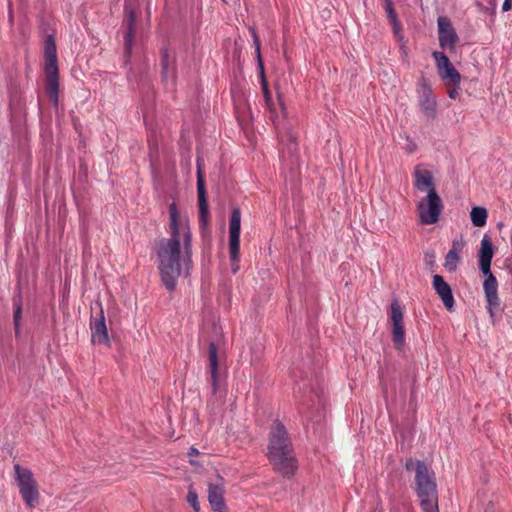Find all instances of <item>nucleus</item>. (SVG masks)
Segmentation results:
<instances>
[{
  "label": "nucleus",
  "mask_w": 512,
  "mask_h": 512,
  "mask_svg": "<svg viewBox=\"0 0 512 512\" xmlns=\"http://www.w3.org/2000/svg\"><path fill=\"white\" fill-rule=\"evenodd\" d=\"M392 340L398 349L403 347L405 343V330L403 323L392 325Z\"/></svg>",
  "instance_id": "22"
},
{
  "label": "nucleus",
  "mask_w": 512,
  "mask_h": 512,
  "mask_svg": "<svg viewBox=\"0 0 512 512\" xmlns=\"http://www.w3.org/2000/svg\"><path fill=\"white\" fill-rule=\"evenodd\" d=\"M268 458L274 470L283 477L291 478L298 469L288 431L279 420L274 422L270 431Z\"/></svg>",
  "instance_id": "2"
},
{
  "label": "nucleus",
  "mask_w": 512,
  "mask_h": 512,
  "mask_svg": "<svg viewBox=\"0 0 512 512\" xmlns=\"http://www.w3.org/2000/svg\"><path fill=\"white\" fill-rule=\"evenodd\" d=\"M187 501L191 505V507L193 508L194 512H199L200 511V504H199V501H198V495H197L196 491L193 489V487H190L189 490H188Z\"/></svg>",
  "instance_id": "26"
},
{
  "label": "nucleus",
  "mask_w": 512,
  "mask_h": 512,
  "mask_svg": "<svg viewBox=\"0 0 512 512\" xmlns=\"http://www.w3.org/2000/svg\"><path fill=\"white\" fill-rule=\"evenodd\" d=\"M198 454H199V451L195 447H191L188 451V456H190V457L197 456Z\"/></svg>",
  "instance_id": "31"
},
{
  "label": "nucleus",
  "mask_w": 512,
  "mask_h": 512,
  "mask_svg": "<svg viewBox=\"0 0 512 512\" xmlns=\"http://www.w3.org/2000/svg\"><path fill=\"white\" fill-rule=\"evenodd\" d=\"M512 7V0H504L502 10L504 12L509 11Z\"/></svg>",
  "instance_id": "29"
},
{
  "label": "nucleus",
  "mask_w": 512,
  "mask_h": 512,
  "mask_svg": "<svg viewBox=\"0 0 512 512\" xmlns=\"http://www.w3.org/2000/svg\"><path fill=\"white\" fill-rule=\"evenodd\" d=\"M432 286L445 308L448 311H453L455 308V300L452 289L445 279L441 275H434Z\"/></svg>",
  "instance_id": "13"
},
{
  "label": "nucleus",
  "mask_w": 512,
  "mask_h": 512,
  "mask_svg": "<svg viewBox=\"0 0 512 512\" xmlns=\"http://www.w3.org/2000/svg\"><path fill=\"white\" fill-rule=\"evenodd\" d=\"M197 194H198V202H199L200 222L203 225H206L209 210H208V203H207V198H206V189H205V185H204V180H203L199 170H198V177H197Z\"/></svg>",
  "instance_id": "19"
},
{
  "label": "nucleus",
  "mask_w": 512,
  "mask_h": 512,
  "mask_svg": "<svg viewBox=\"0 0 512 512\" xmlns=\"http://www.w3.org/2000/svg\"><path fill=\"white\" fill-rule=\"evenodd\" d=\"M413 177V185L417 190L421 192H428L429 189H435L433 175L429 170L425 169L423 165L416 166Z\"/></svg>",
  "instance_id": "15"
},
{
  "label": "nucleus",
  "mask_w": 512,
  "mask_h": 512,
  "mask_svg": "<svg viewBox=\"0 0 512 512\" xmlns=\"http://www.w3.org/2000/svg\"><path fill=\"white\" fill-rule=\"evenodd\" d=\"M14 306V326L16 334L19 333L20 330V321L22 316V301L20 296L14 297L13 299Z\"/></svg>",
  "instance_id": "23"
},
{
  "label": "nucleus",
  "mask_w": 512,
  "mask_h": 512,
  "mask_svg": "<svg viewBox=\"0 0 512 512\" xmlns=\"http://www.w3.org/2000/svg\"><path fill=\"white\" fill-rule=\"evenodd\" d=\"M167 53L165 52L164 56H163V70H166L167 69Z\"/></svg>",
  "instance_id": "32"
},
{
  "label": "nucleus",
  "mask_w": 512,
  "mask_h": 512,
  "mask_svg": "<svg viewBox=\"0 0 512 512\" xmlns=\"http://www.w3.org/2000/svg\"><path fill=\"white\" fill-rule=\"evenodd\" d=\"M487 210L482 206H474L470 212L472 224L476 227H483L487 222Z\"/></svg>",
  "instance_id": "21"
},
{
  "label": "nucleus",
  "mask_w": 512,
  "mask_h": 512,
  "mask_svg": "<svg viewBox=\"0 0 512 512\" xmlns=\"http://www.w3.org/2000/svg\"><path fill=\"white\" fill-rule=\"evenodd\" d=\"M415 485L422 511L439 512L435 474L424 461L416 462Z\"/></svg>",
  "instance_id": "4"
},
{
  "label": "nucleus",
  "mask_w": 512,
  "mask_h": 512,
  "mask_svg": "<svg viewBox=\"0 0 512 512\" xmlns=\"http://www.w3.org/2000/svg\"><path fill=\"white\" fill-rule=\"evenodd\" d=\"M44 72L46 76V90L54 106H58L59 95V71L57 49L54 37L47 36L44 43Z\"/></svg>",
  "instance_id": "5"
},
{
  "label": "nucleus",
  "mask_w": 512,
  "mask_h": 512,
  "mask_svg": "<svg viewBox=\"0 0 512 512\" xmlns=\"http://www.w3.org/2000/svg\"><path fill=\"white\" fill-rule=\"evenodd\" d=\"M385 11L387 13V16L388 18L390 19L391 23L393 24V27H394V31L396 33H398L399 31V22H398V18H397V15L395 13V10H394V6L393 4L391 5H385Z\"/></svg>",
  "instance_id": "25"
},
{
  "label": "nucleus",
  "mask_w": 512,
  "mask_h": 512,
  "mask_svg": "<svg viewBox=\"0 0 512 512\" xmlns=\"http://www.w3.org/2000/svg\"><path fill=\"white\" fill-rule=\"evenodd\" d=\"M418 106L420 111L428 118H434L437 111V102L427 79L421 78L418 87Z\"/></svg>",
  "instance_id": "8"
},
{
  "label": "nucleus",
  "mask_w": 512,
  "mask_h": 512,
  "mask_svg": "<svg viewBox=\"0 0 512 512\" xmlns=\"http://www.w3.org/2000/svg\"><path fill=\"white\" fill-rule=\"evenodd\" d=\"M420 222L425 225L436 223L443 211V203L436 189H429L426 197L417 205Z\"/></svg>",
  "instance_id": "7"
},
{
  "label": "nucleus",
  "mask_w": 512,
  "mask_h": 512,
  "mask_svg": "<svg viewBox=\"0 0 512 512\" xmlns=\"http://www.w3.org/2000/svg\"><path fill=\"white\" fill-rule=\"evenodd\" d=\"M388 4L389 5L393 4L392 0H385V5H388Z\"/></svg>",
  "instance_id": "33"
},
{
  "label": "nucleus",
  "mask_w": 512,
  "mask_h": 512,
  "mask_svg": "<svg viewBox=\"0 0 512 512\" xmlns=\"http://www.w3.org/2000/svg\"><path fill=\"white\" fill-rule=\"evenodd\" d=\"M448 96L449 98L451 99H456L457 96H458V90L456 88H453L451 89L449 92H448Z\"/></svg>",
  "instance_id": "30"
},
{
  "label": "nucleus",
  "mask_w": 512,
  "mask_h": 512,
  "mask_svg": "<svg viewBox=\"0 0 512 512\" xmlns=\"http://www.w3.org/2000/svg\"><path fill=\"white\" fill-rule=\"evenodd\" d=\"M208 361L211 387L215 394L218 389V348L215 342L209 344Z\"/></svg>",
  "instance_id": "17"
},
{
  "label": "nucleus",
  "mask_w": 512,
  "mask_h": 512,
  "mask_svg": "<svg viewBox=\"0 0 512 512\" xmlns=\"http://www.w3.org/2000/svg\"><path fill=\"white\" fill-rule=\"evenodd\" d=\"M417 461H418V460L414 461L413 459H408V460L406 461V463H405V468H406L407 470H411V469H413V468L416 470V462H417Z\"/></svg>",
  "instance_id": "28"
},
{
  "label": "nucleus",
  "mask_w": 512,
  "mask_h": 512,
  "mask_svg": "<svg viewBox=\"0 0 512 512\" xmlns=\"http://www.w3.org/2000/svg\"><path fill=\"white\" fill-rule=\"evenodd\" d=\"M438 40L442 49L453 51L459 42V36L447 16H439L437 19Z\"/></svg>",
  "instance_id": "9"
},
{
  "label": "nucleus",
  "mask_w": 512,
  "mask_h": 512,
  "mask_svg": "<svg viewBox=\"0 0 512 512\" xmlns=\"http://www.w3.org/2000/svg\"><path fill=\"white\" fill-rule=\"evenodd\" d=\"M224 494V479L217 475V480L208 484V502L213 512H227Z\"/></svg>",
  "instance_id": "12"
},
{
  "label": "nucleus",
  "mask_w": 512,
  "mask_h": 512,
  "mask_svg": "<svg viewBox=\"0 0 512 512\" xmlns=\"http://www.w3.org/2000/svg\"><path fill=\"white\" fill-rule=\"evenodd\" d=\"M400 136H401V137H403V138L407 141V144L403 147V148H404V150H405L407 153H409V154H411V153L415 152V151H416V148H417V145H416V143L412 140V138L410 137V135H409V134H407V133H403V134H401Z\"/></svg>",
  "instance_id": "27"
},
{
  "label": "nucleus",
  "mask_w": 512,
  "mask_h": 512,
  "mask_svg": "<svg viewBox=\"0 0 512 512\" xmlns=\"http://www.w3.org/2000/svg\"><path fill=\"white\" fill-rule=\"evenodd\" d=\"M124 11L127 16V31L125 34V49H126V53L130 54L131 49H132L133 40H134V35H135L134 25H135V21H136L135 10H134L133 5L130 3V0H125Z\"/></svg>",
  "instance_id": "16"
},
{
  "label": "nucleus",
  "mask_w": 512,
  "mask_h": 512,
  "mask_svg": "<svg viewBox=\"0 0 512 512\" xmlns=\"http://www.w3.org/2000/svg\"><path fill=\"white\" fill-rule=\"evenodd\" d=\"M390 318L393 324H402L403 323V312L402 309L398 303V301L395 299L391 303V313Z\"/></svg>",
  "instance_id": "24"
},
{
  "label": "nucleus",
  "mask_w": 512,
  "mask_h": 512,
  "mask_svg": "<svg viewBox=\"0 0 512 512\" xmlns=\"http://www.w3.org/2000/svg\"><path fill=\"white\" fill-rule=\"evenodd\" d=\"M241 232V211L238 207L233 208L229 221V251L233 262L239 259Z\"/></svg>",
  "instance_id": "10"
},
{
  "label": "nucleus",
  "mask_w": 512,
  "mask_h": 512,
  "mask_svg": "<svg viewBox=\"0 0 512 512\" xmlns=\"http://www.w3.org/2000/svg\"><path fill=\"white\" fill-rule=\"evenodd\" d=\"M168 237L155 243L157 268L165 288L172 292L181 276H187L192 264V232L188 221L179 216L177 205H169Z\"/></svg>",
  "instance_id": "1"
},
{
  "label": "nucleus",
  "mask_w": 512,
  "mask_h": 512,
  "mask_svg": "<svg viewBox=\"0 0 512 512\" xmlns=\"http://www.w3.org/2000/svg\"><path fill=\"white\" fill-rule=\"evenodd\" d=\"M91 341L93 344L110 345V339L105 323V316L102 308L100 309L99 317L90 323Z\"/></svg>",
  "instance_id": "14"
},
{
  "label": "nucleus",
  "mask_w": 512,
  "mask_h": 512,
  "mask_svg": "<svg viewBox=\"0 0 512 512\" xmlns=\"http://www.w3.org/2000/svg\"><path fill=\"white\" fill-rule=\"evenodd\" d=\"M13 469L24 503L27 507L34 508L39 502L40 494L33 473L27 468H22L18 463L14 464Z\"/></svg>",
  "instance_id": "6"
},
{
  "label": "nucleus",
  "mask_w": 512,
  "mask_h": 512,
  "mask_svg": "<svg viewBox=\"0 0 512 512\" xmlns=\"http://www.w3.org/2000/svg\"><path fill=\"white\" fill-rule=\"evenodd\" d=\"M493 255L494 250L491 238L488 235H484L480 243L478 262L479 269L485 276V280L483 282V290L487 301V310L490 317L492 318L495 316V310L500 306V300L498 297V282L491 271Z\"/></svg>",
  "instance_id": "3"
},
{
  "label": "nucleus",
  "mask_w": 512,
  "mask_h": 512,
  "mask_svg": "<svg viewBox=\"0 0 512 512\" xmlns=\"http://www.w3.org/2000/svg\"><path fill=\"white\" fill-rule=\"evenodd\" d=\"M432 57L435 61L437 71L443 80L449 81L453 84H459L461 75L458 70L450 62L447 55L442 51H434Z\"/></svg>",
  "instance_id": "11"
},
{
  "label": "nucleus",
  "mask_w": 512,
  "mask_h": 512,
  "mask_svg": "<svg viewBox=\"0 0 512 512\" xmlns=\"http://www.w3.org/2000/svg\"><path fill=\"white\" fill-rule=\"evenodd\" d=\"M463 246L464 243L462 241L454 240L452 242V247L446 254L444 263V266L448 271H456L460 261V254L462 252Z\"/></svg>",
  "instance_id": "20"
},
{
  "label": "nucleus",
  "mask_w": 512,
  "mask_h": 512,
  "mask_svg": "<svg viewBox=\"0 0 512 512\" xmlns=\"http://www.w3.org/2000/svg\"><path fill=\"white\" fill-rule=\"evenodd\" d=\"M249 31L251 33V36H252L253 42H254V46H255L258 68H259L260 76H261V80H262V90H263L264 96L266 98V101L268 102L270 100V93H269L267 82L265 80V75H264V65H263V61L261 58L259 37H258L257 30L255 27H250Z\"/></svg>",
  "instance_id": "18"
}]
</instances>
